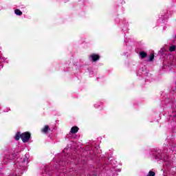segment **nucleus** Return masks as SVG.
Segmentation results:
<instances>
[{"mask_svg":"<svg viewBox=\"0 0 176 176\" xmlns=\"http://www.w3.org/2000/svg\"><path fill=\"white\" fill-rule=\"evenodd\" d=\"M78 131H79V128L78 126H72L70 133L72 134H76Z\"/></svg>","mask_w":176,"mask_h":176,"instance_id":"4","label":"nucleus"},{"mask_svg":"<svg viewBox=\"0 0 176 176\" xmlns=\"http://www.w3.org/2000/svg\"><path fill=\"white\" fill-rule=\"evenodd\" d=\"M156 175V173L152 170H150L147 175V176H155Z\"/></svg>","mask_w":176,"mask_h":176,"instance_id":"8","label":"nucleus"},{"mask_svg":"<svg viewBox=\"0 0 176 176\" xmlns=\"http://www.w3.org/2000/svg\"><path fill=\"white\" fill-rule=\"evenodd\" d=\"M90 58H91V61L93 63H96V61H98V60H100V55L96 54H91Z\"/></svg>","mask_w":176,"mask_h":176,"instance_id":"2","label":"nucleus"},{"mask_svg":"<svg viewBox=\"0 0 176 176\" xmlns=\"http://www.w3.org/2000/svg\"><path fill=\"white\" fill-rule=\"evenodd\" d=\"M22 140L23 142H28L29 140H31V133L30 132H24L21 133V132H17L15 135L14 139L16 141H19V140Z\"/></svg>","mask_w":176,"mask_h":176,"instance_id":"1","label":"nucleus"},{"mask_svg":"<svg viewBox=\"0 0 176 176\" xmlns=\"http://www.w3.org/2000/svg\"><path fill=\"white\" fill-rule=\"evenodd\" d=\"M14 13L15 14H16V16H22L23 15V12H21V10L16 9L14 10Z\"/></svg>","mask_w":176,"mask_h":176,"instance_id":"6","label":"nucleus"},{"mask_svg":"<svg viewBox=\"0 0 176 176\" xmlns=\"http://www.w3.org/2000/svg\"><path fill=\"white\" fill-rule=\"evenodd\" d=\"M176 46L172 45L169 47V52H175Z\"/></svg>","mask_w":176,"mask_h":176,"instance_id":"7","label":"nucleus"},{"mask_svg":"<svg viewBox=\"0 0 176 176\" xmlns=\"http://www.w3.org/2000/svg\"><path fill=\"white\" fill-rule=\"evenodd\" d=\"M47 131H50V127L49 125H45L42 129L41 132L43 133L44 134L47 133Z\"/></svg>","mask_w":176,"mask_h":176,"instance_id":"3","label":"nucleus"},{"mask_svg":"<svg viewBox=\"0 0 176 176\" xmlns=\"http://www.w3.org/2000/svg\"><path fill=\"white\" fill-rule=\"evenodd\" d=\"M155 58V54H152L149 56V61H153V59Z\"/></svg>","mask_w":176,"mask_h":176,"instance_id":"9","label":"nucleus"},{"mask_svg":"<svg viewBox=\"0 0 176 176\" xmlns=\"http://www.w3.org/2000/svg\"><path fill=\"white\" fill-rule=\"evenodd\" d=\"M140 56L141 58H146V57H148V54H146L145 52H140Z\"/></svg>","mask_w":176,"mask_h":176,"instance_id":"5","label":"nucleus"}]
</instances>
